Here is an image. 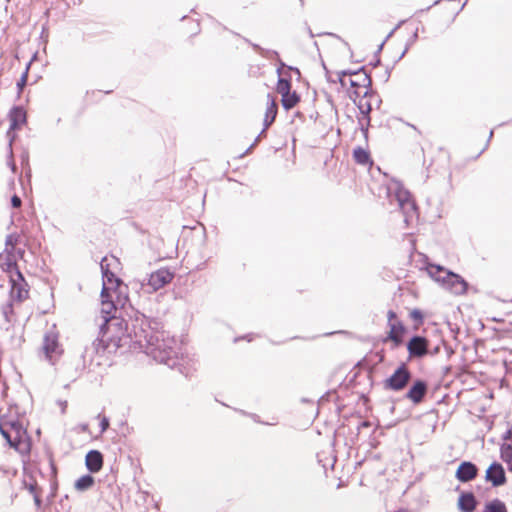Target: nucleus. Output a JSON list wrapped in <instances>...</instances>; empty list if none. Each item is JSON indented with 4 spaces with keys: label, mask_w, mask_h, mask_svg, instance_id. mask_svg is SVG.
<instances>
[{
    "label": "nucleus",
    "mask_w": 512,
    "mask_h": 512,
    "mask_svg": "<svg viewBox=\"0 0 512 512\" xmlns=\"http://www.w3.org/2000/svg\"><path fill=\"white\" fill-rule=\"evenodd\" d=\"M390 333L389 338L393 340L396 344H399L401 342V334L404 331L403 325L398 323H390Z\"/></svg>",
    "instance_id": "obj_22"
},
{
    "label": "nucleus",
    "mask_w": 512,
    "mask_h": 512,
    "mask_svg": "<svg viewBox=\"0 0 512 512\" xmlns=\"http://www.w3.org/2000/svg\"><path fill=\"white\" fill-rule=\"evenodd\" d=\"M403 23V21H401L393 30H391V32L388 34L387 38H389L393 33L394 31Z\"/></svg>",
    "instance_id": "obj_40"
},
{
    "label": "nucleus",
    "mask_w": 512,
    "mask_h": 512,
    "mask_svg": "<svg viewBox=\"0 0 512 512\" xmlns=\"http://www.w3.org/2000/svg\"><path fill=\"white\" fill-rule=\"evenodd\" d=\"M27 77H28V67L26 68V71L22 74L21 78L17 82V86H18L19 90H22L23 87L26 85Z\"/></svg>",
    "instance_id": "obj_31"
},
{
    "label": "nucleus",
    "mask_w": 512,
    "mask_h": 512,
    "mask_svg": "<svg viewBox=\"0 0 512 512\" xmlns=\"http://www.w3.org/2000/svg\"><path fill=\"white\" fill-rule=\"evenodd\" d=\"M299 100H300L299 95L294 91V92H289V93L283 95L281 102H282V106L285 110H290L294 106H296V104L299 102Z\"/></svg>",
    "instance_id": "obj_20"
},
{
    "label": "nucleus",
    "mask_w": 512,
    "mask_h": 512,
    "mask_svg": "<svg viewBox=\"0 0 512 512\" xmlns=\"http://www.w3.org/2000/svg\"><path fill=\"white\" fill-rule=\"evenodd\" d=\"M159 323L145 315L132 322L131 337L134 348H138L155 361L170 368L178 364L177 342L168 332L159 330Z\"/></svg>",
    "instance_id": "obj_1"
},
{
    "label": "nucleus",
    "mask_w": 512,
    "mask_h": 512,
    "mask_svg": "<svg viewBox=\"0 0 512 512\" xmlns=\"http://www.w3.org/2000/svg\"><path fill=\"white\" fill-rule=\"evenodd\" d=\"M277 92L283 96L291 92V82L284 78H279L277 83Z\"/></svg>",
    "instance_id": "obj_25"
},
{
    "label": "nucleus",
    "mask_w": 512,
    "mask_h": 512,
    "mask_svg": "<svg viewBox=\"0 0 512 512\" xmlns=\"http://www.w3.org/2000/svg\"><path fill=\"white\" fill-rule=\"evenodd\" d=\"M251 418L255 421V422H260L259 419H258V416L256 414H252L251 415Z\"/></svg>",
    "instance_id": "obj_41"
},
{
    "label": "nucleus",
    "mask_w": 512,
    "mask_h": 512,
    "mask_svg": "<svg viewBox=\"0 0 512 512\" xmlns=\"http://www.w3.org/2000/svg\"><path fill=\"white\" fill-rule=\"evenodd\" d=\"M253 47H254L257 51H262V49H261L258 45H253Z\"/></svg>",
    "instance_id": "obj_43"
},
{
    "label": "nucleus",
    "mask_w": 512,
    "mask_h": 512,
    "mask_svg": "<svg viewBox=\"0 0 512 512\" xmlns=\"http://www.w3.org/2000/svg\"><path fill=\"white\" fill-rule=\"evenodd\" d=\"M485 479L494 487L504 485L506 483V474L503 466L498 462H493L486 470Z\"/></svg>",
    "instance_id": "obj_10"
},
{
    "label": "nucleus",
    "mask_w": 512,
    "mask_h": 512,
    "mask_svg": "<svg viewBox=\"0 0 512 512\" xmlns=\"http://www.w3.org/2000/svg\"><path fill=\"white\" fill-rule=\"evenodd\" d=\"M18 238H19V236L16 234H9L6 237V241H5L6 246L7 247L10 246L13 249L16 246V244L18 243Z\"/></svg>",
    "instance_id": "obj_29"
},
{
    "label": "nucleus",
    "mask_w": 512,
    "mask_h": 512,
    "mask_svg": "<svg viewBox=\"0 0 512 512\" xmlns=\"http://www.w3.org/2000/svg\"><path fill=\"white\" fill-rule=\"evenodd\" d=\"M501 458L509 463L512 460V446L511 445H503L501 447Z\"/></svg>",
    "instance_id": "obj_27"
},
{
    "label": "nucleus",
    "mask_w": 512,
    "mask_h": 512,
    "mask_svg": "<svg viewBox=\"0 0 512 512\" xmlns=\"http://www.w3.org/2000/svg\"><path fill=\"white\" fill-rule=\"evenodd\" d=\"M428 391V385L425 381L421 379H417L413 382L412 386L409 388L408 392L405 395V398L413 402L414 404H419L423 401Z\"/></svg>",
    "instance_id": "obj_11"
},
{
    "label": "nucleus",
    "mask_w": 512,
    "mask_h": 512,
    "mask_svg": "<svg viewBox=\"0 0 512 512\" xmlns=\"http://www.w3.org/2000/svg\"><path fill=\"white\" fill-rule=\"evenodd\" d=\"M476 499L473 493H462L458 499V508L462 512H473L476 508Z\"/></svg>",
    "instance_id": "obj_17"
},
{
    "label": "nucleus",
    "mask_w": 512,
    "mask_h": 512,
    "mask_svg": "<svg viewBox=\"0 0 512 512\" xmlns=\"http://www.w3.org/2000/svg\"><path fill=\"white\" fill-rule=\"evenodd\" d=\"M362 131H363L364 135L366 136V135H367V132H368V129H367V128L362 127Z\"/></svg>",
    "instance_id": "obj_42"
},
{
    "label": "nucleus",
    "mask_w": 512,
    "mask_h": 512,
    "mask_svg": "<svg viewBox=\"0 0 512 512\" xmlns=\"http://www.w3.org/2000/svg\"><path fill=\"white\" fill-rule=\"evenodd\" d=\"M120 280L115 276L113 272L104 273L103 275V286L108 284H119Z\"/></svg>",
    "instance_id": "obj_28"
},
{
    "label": "nucleus",
    "mask_w": 512,
    "mask_h": 512,
    "mask_svg": "<svg viewBox=\"0 0 512 512\" xmlns=\"http://www.w3.org/2000/svg\"><path fill=\"white\" fill-rule=\"evenodd\" d=\"M411 317L415 320H422V313L419 310H413Z\"/></svg>",
    "instance_id": "obj_35"
},
{
    "label": "nucleus",
    "mask_w": 512,
    "mask_h": 512,
    "mask_svg": "<svg viewBox=\"0 0 512 512\" xmlns=\"http://www.w3.org/2000/svg\"><path fill=\"white\" fill-rule=\"evenodd\" d=\"M109 427V419L107 417H102L100 421L101 433H104Z\"/></svg>",
    "instance_id": "obj_33"
},
{
    "label": "nucleus",
    "mask_w": 512,
    "mask_h": 512,
    "mask_svg": "<svg viewBox=\"0 0 512 512\" xmlns=\"http://www.w3.org/2000/svg\"><path fill=\"white\" fill-rule=\"evenodd\" d=\"M111 261H113V262H117V259H116V258H114V257H112V258H111Z\"/></svg>",
    "instance_id": "obj_47"
},
{
    "label": "nucleus",
    "mask_w": 512,
    "mask_h": 512,
    "mask_svg": "<svg viewBox=\"0 0 512 512\" xmlns=\"http://www.w3.org/2000/svg\"><path fill=\"white\" fill-rule=\"evenodd\" d=\"M111 265L109 259L107 257H104L101 262H100V267H101V271H102V275H104V273H109L111 272L110 269H109V266Z\"/></svg>",
    "instance_id": "obj_30"
},
{
    "label": "nucleus",
    "mask_w": 512,
    "mask_h": 512,
    "mask_svg": "<svg viewBox=\"0 0 512 512\" xmlns=\"http://www.w3.org/2000/svg\"><path fill=\"white\" fill-rule=\"evenodd\" d=\"M11 204L14 208H19L22 204V201H21L20 197H18L17 195H14L11 198Z\"/></svg>",
    "instance_id": "obj_34"
},
{
    "label": "nucleus",
    "mask_w": 512,
    "mask_h": 512,
    "mask_svg": "<svg viewBox=\"0 0 512 512\" xmlns=\"http://www.w3.org/2000/svg\"><path fill=\"white\" fill-rule=\"evenodd\" d=\"M371 111V106L368 104L367 107H364V110H362V113L369 114Z\"/></svg>",
    "instance_id": "obj_38"
},
{
    "label": "nucleus",
    "mask_w": 512,
    "mask_h": 512,
    "mask_svg": "<svg viewBox=\"0 0 512 512\" xmlns=\"http://www.w3.org/2000/svg\"><path fill=\"white\" fill-rule=\"evenodd\" d=\"M8 272L11 284L10 298L19 302L25 300L28 297L29 290L23 274L15 263L9 264Z\"/></svg>",
    "instance_id": "obj_5"
},
{
    "label": "nucleus",
    "mask_w": 512,
    "mask_h": 512,
    "mask_svg": "<svg viewBox=\"0 0 512 512\" xmlns=\"http://www.w3.org/2000/svg\"><path fill=\"white\" fill-rule=\"evenodd\" d=\"M85 464L91 473H96L101 470L103 466V456L97 450H91L87 453Z\"/></svg>",
    "instance_id": "obj_14"
},
{
    "label": "nucleus",
    "mask_w": 512,
    "mask_h": 512,
    "mask_svg": "<svg viewBox=\"0 0 512 512\" xmlns=\"http://www.w3.org/2000/svg\"><path fill=\"white\" fill-rule=\"evenodd\" d=\"M78 427H79V430H80L81 432H87V431H88V429H89V426H88V424H87V423L80 424Z\"/></svg>",
    "instance_id": "obj_36"
},
{
    "label": "nucleus",
    "mask_w": 512,
    "mask_h": 512,
    "mask_svg": "<svg viewBox=\"0 0 512 512\" xmlns=\"http://www.w3.org/2000/svg\"><path fill=\"white\" fill-rule=\"evenodd\" d=\"M42 350L44 352L45 358L51 363L54 364L56 359L61 354V349L58 342V337L55 333H47L44 336Z\"/></svg>",
    "instance_id": "obj_7"
},
{
    "label": "nucleus",
    "mask_w": 512,
    "mask_h": 512,
    "mask_svg": "<svg viewBox=\"0 0 512 512\" xmlns=\"http://www.w3.org/2000/svg\"><path fill=\"white\" fill-rule=\"evenodd\" d=\"M371 111V106L368 104L367 107H364V110H362V113L369 114Z\"/></svg>",
    "instance_id": "obj_39"
},
{
    "label": "nucleus",
    "mask_w": 512,
    "mask_h": 512,
    "mask_svg": "<svg viewBox=\"0 0 512 512\" xmlns=\"http://www.w3.org/2000/svg\"><path fill=\"white\" fill-rule=\"evenodd\" d=\"M94 484V478L89 475H83L81 476L76 482H75V488L78 491H85L89 488H91Z\"/></svg>",
    "instance_id": "obj_23"
},
{
    "label": "nucleus",
    "mask_w": 512,
    "mask_h": 512,
    "mask_svg": "<svg viewBox=\"0 0 512 512\" xmlns=\"http://www.w3.org/2000/svg\"><path fill=\"white\" fill-rule=\"evenodd\" d=\"M101 299H102V313H104L105 319L108 320V317H114L112 312L115 310V305L111 300L110 296V288L108 286H103L101 291Z\"/></svg>",
    "instance_id": "obj_16"
},
{
    "label": "nucleus",
    "mask_w": 512,
    "mask_h": 512,
    "mask_svg": "<svg viewBox=\"0 0 512 512\" xmlns=\"http://www.w3.org/2000/svg\"><path fill=\"white\" fill-rule=\"evenodd\" d=\"M353 157L356 163L360 165L372 164L369 153L361 147L354 149Z\"/></svg>",
    "instance_id": "obj_21"
},
{
    "label": "nucleus",
    "mask_w": 512,
    "mask_h": 512,
    "mask_svg": "<svg viewBox=\"0 0 512 512\" xmlns=\"http://www.w3.org/2000/svg\"><path fill=\"white\" fill-rule=\"evenodd\" d=\"M2 315L7 323H11L13 321V305L11 302L2 306Z\"/></svg>",
    "instance_id": "obj_26"
},
{
    "label": "nucleus",
    "mask_w": 512,
    "mask_h": 512,
    "mask_svg": "<svg viewBox=\"0 0 512 512\" xmlns=\"http://www.w3.org/2000/svg\"><path fill=\"white\" fill-rule=\"evenodd\" d=\"M0 433L11 448L22 457H29L32 446L31 438L27 433V429L19 420L1 417Z\"/></svg>",
    "instance_id": "obj_2"
},
{
    "label": "nucleus",
    "mask_w": 512,
    "mask_h": 512,
    "mask_svg": "<svg viewBox=\"0 0 512 512\" xmlns=\"http://www.w3.org/2000/svg\"><path fill=\"white\" fill-rule=\"evenodd\" d=\"M482 512H507V508L504 502L494 499L485 505Z\"/></svg>",
    "instance_id": "obj_24"
},
{
    "label": "nucleus",
    "mask_w": 512,
    "mask_h": 512,
    "mask_svg": "<svg viewBox=\"0 0 512 512\" xmlns=\"http://www.w3.org/2000/svg\"><path fill=\"white\" fill-rule=\"evenodd\" d=\"M427 272L434 281L440 283L441 286H443L444 281L446 280V273H451L452 271H449L440 265L429 264L427 266Z\"/></svg>",
    "instance_id": "obj_18"
},
{
    "label": "nucleus",
    "mask_w": 512,
    "mask_h": 512,
    "mask_svg": "<svg viewBox=\"0 0 512 512\" xmlns=\"http://www.w3.org/2000/svg\"><path fill=\"white\" fill-rule=\"evenodd\" d=\"M428 342L424 337L414 336L407 344V349L412 357H423L427 354Z\"/></svg>",
    "instance_id": "obj_13"
},
{
    "label": "nucleus",
    "mask_w": 512,
    "mask_h": 512,
    "mask_svg": "<svg viewBox=\"0 0 512 512\" xmlns=\"http://www.w3.org/2000/svg\"><path fill=\"white\" fill-rule=\"evenodd\" d=\"M173 277V273L168 269H159L151 273L148 278L147 285L151 287L152 291H157L158 289L170 283Z\"/></svg>",
    "instance_id": "obj_9"
},
{
    "label": "nucleus",
    "mask_w": 512,
    "mask_h": 512,
    "mask_svg": "<svg viewBox=\"0 0 512 512\" xmlns=\"http://www.w3.org/2000/svg\"><path fill=\"white\" fill-rule=\"evenodd\" d=\"M446 280L444 281L443 288L448 290L454 295H463L466 293L468 283L456 273H446Z\"/></svg>",
    "instance_id": "obj_8"
},
{
    "label": "nucleus",
    "mask_w": 512,
    "mask_h": 512,
    "mask_svg": "<svg viewBox=\"0 0 512 512\" xmlns=\"http://www.w3.org/2000/svg\"><path fill=\"white\" fill-rule=\"evenodd\" d=\"M477 474V466L470 461H464L458 466L455 477L460 482L466 483L473 480L477 476Z\"/></svg>",
    "instance_id": "obj_12"
},
{
    "label": "nucleus",
    "mask_w": 512,
    "mask_h": 512,
    "mask_svg": "<svg viewBox=\"0 0 512 512\" xmlns=\"http://www.w3.org/2000/svg\"><path fill=\"white\" fill-rule=\"evenodd\" d=\"M393 318H396V314L392 311V310H389L388 311V319H389V322L391 323V320Z\"/></svg>",
    "instance_id": "obj_37"
},
{
    "label": "nucleus",
    "mask_w": 512,
    "mask_h": 512,
    "mask_svg": "<svg viewBox=\"0 0 512 512\" xmlns=\"http://www.w3.org/2000/svg\"><path fill=\"white\" fill-rule=\"evenodd\" d=\"M492 136H493V130H491V131H490V133H489V139H488V141L492 138Z\"/></svg>",
    "instance_id": "obj_45"
},
{
    "label": "nucleus",
    "mask_w": 512,
    "mask_h": 512,
    "mask_svg": "<svg viewBox=\"0 0 512 512\" xmlns=\"http://www.w3.org/2000/svg\"><path fill=\"white\" fill-rule=\"evenodd\" d=\"M267 98L268 102L264 117V128L261 131L260 135H262L266 131V129L274 122L277 115V104L275 102V99L270 94H268Z\"/></svg>",
    "instance_id": "obj_15"
},
{
    "label": "nucleus",
    "mask_w": 512,
    "mask_h": 512,
    "mask_svg": "<svg viewBox=\"0 0 512 512\" xmlns=\"http://www.w3.org/2000/svg\"><path fill=\"white\" fill-rule=\"evenodd\" d=\"M10 129H16L26 122V112L21 107H14L10 114Z\"/></svg>",
    "instance_id": "obj_19"
},
{
    "label": "nucleus",
    "mask_w": 512,
    "mask_h": 512,
    "mask_svg": "<svg viewBox=\"0 0 512 512\" xmlns=\"http://www.w3.org/2000/svg\"><path fill=\"white\" fill-rule=\"evenodd\" d=\"M412 374L406 364H401L394 373L383 382L385 390L402 391L411 380Z\"/></svg>",
    "instance_id": "obj_6"
},
{
    "label": "nucleus",
    "mask_w": 512,
    "mask_h": 512,
    "mask_svg": "<svg viewBox=\"0 0 512 512\" xmlns=\"http://www.w3.org/2000/svg\"><path fill=\"white\" fill-rule=\"evenodd\" d=\"M337 81L342 88H353V94L359 97L361 93L363 96L368 94V89L371 85L370 76L364 71L363 68L358 71L342 70L337 73Z\"/></svg>",
    "instance_id": "obj_3"
},
{
    "label": "nucleus",
    "mask_w": 512,
    "mask_h": 512,
    "mask_svg": "<svg viewBox=\"0 0 512 512\" xmlns=\"http://www.w3.org/2000/svg\"><path fill=\"white\" fill-rule=\"evenodd\" d=\"M417 38H418V31L416 30V31L413 33V35H412V37H411L410 41L407 43V45H406V47H405L404 51L401 53V55H400L399 59H401V58L406 54V52H407V51H408V49H409V46H410L414 41H416V39H417Z\"/></svg>",
    "instance_id": "obj_32"
},
{
    "label": "nucleus",
    "mask_w": 512,
    "mask_h": 512,
    "mask_svg": "<svg viewBox=\"0 0 512 512\" xmlns=\"http://www.w3.org/2000/svg\"><path fill=\"white\" fill-rule=\"evenodd\" d=\"M389 191L394 194L395 200L404 215V220L408 223L416 215V205L411 198L410 192L399 182H394Z\"/></svg>",
    "instance_id": "obj_4"
},
{
    "label": "nucleus",
    "mask_w": 512,
    "mask_h": 512,
    "mask_svg": "<svg viewBox=\"0 0 512 512\" xmlns=\"http://www.w3.org/2000/svg\"><path fill=\"white\" fill-rule=\"evenodd\" d=\"M508 464H509V469L512 471V459H511V462H509Z\"/></svg>",
    "instance_id": "obj_46"
},
{
    "label": "nucleus",
    "mask_w": 512,
    "mask_h": 512,
    "mask_svg": "<svg viewBox=\"0 0 512 512\" xmlns=\"http://www.w3.org/2000/svg\"><path fill=\"white\" fill-rule=\"evenodd\" d=\"M35 503H36L37 505H39V504H40V499H39L38 497H35Z\"/></svg>",
    "instance_id": "obj_44"
}]
</instances>
